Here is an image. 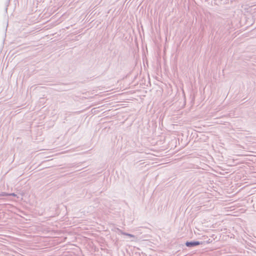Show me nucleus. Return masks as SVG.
Segmentation results:
<instances>
[{
  "label": "nucleus",
  "mask_w": 256,
  "mask_h": 256,
  "mask_svg": "<svg viewBox=\"0 0 256 256\" xmlns=\"http://www.w3.org/2000/svg\"><path fill=\"white\" fill-rule=\"evenodd\" d=\"M117 230L118 231H119L123 235L127 236H130V238H134V235H132V234H130L126 233V232H123L122 230H120L119 228H117Z\"/></svg>",
  "instance_id": "obj_2"
},
{
  "label": "nucleus",
  "mask_w": 256,
  "mask_h": 256,
  "mask_svg": "<svg viewBox=\"0 0 256 256\" xmlns=\"http://www.w3.org/2000/svg\"><path fill=\"white\" fill-rule=\"evenodd\" d=\"M202 244V242L198 241H191V242H186V245L188 247H194L196 246Z\"/></svg>",
  "instance_id": "obj_1"
}]
</instances>
